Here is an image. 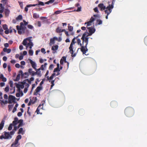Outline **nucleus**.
I'll use <instances>...</instances> for the list:
<instances>
[{
    "label": "nucleus",
    "mask_w": 147,
    "mask_h": 147,
    "mask_svg": "<svg viewBox=\"0 0 147 147\" xmlns=\"http://www.w3.org/2000/svg\"><path fill=\"white\" fill-rule=\"evenodd\" d=\"M5 121L3 120H2L0 123V130H1L4 125Z\"/></svg>",
    "instance_id": "393cba45"
},
{
    "label": "nucleus",
    "mask_w": 147,
    "mask_h": 147,
    "mask_svg": "<svg viewBox=\"0 0 147 147\" xmlns=\"http://www.w3.org/2000/svg\"><path fill=\"white\" fill-rule=\"evenodd\" d=\"M20 74H18L16 78L13 80L14 81H18L19 80L20 78Z\"/></svg>",
    "instance_id": "a878e982"
},
{
    "label": "nucleus",
    "mask_w": 147,
    "mask_h": 147,
    "mask_svg": "<svg viewBox=\"0 0 147 147\" xmlns=\"http://www.w3.org/2000/svg\"><path fill=\"white\" fill-rule=\"evenodd\" d=\"M3 28L4 30L8 29L7 26L6 24H4L3 25Z\"/></svg>",
    "instance_id": "ea45409f"
},
{
    "label": "nucleus",
    "mask_w": 147,
    "mask_h": 147,
    "mask_svg": "<svg viewBox=\"0 0 147 147\" xmlns=\"http://www.w3.org/2000/svg\"><path fill=\"white\" fill-rule=\"evenodd\" d=\"M26 80H24L22 82H19V84L15 83V84L16 87L18 89L19 91H20V88L23 89L24 88V85L25 84Z\"/></svg>",
    "instance_id": "39448f33"
},
{
    "label": "nucleus",
    "mask_w": 147,
    "mask_h": 147,
    "mask_svg": "<svg viewBox=\"0 0 147 147\" xmlns=\"http://www.w3.org/2000/svg\"><path fill=\"white\" fill-rule=\"evenodd\" d=\"M53 68V64H51L50 65L49 67V69L50 70L52 69Z\"/></svg>",
    "instance_id": "bf43d9fd"
},
{
    "label": "nucleus",
    "mask_w": 147,
    "mask_h": 147,
    "mask_svg": "<svg viewBox=\"0 0 147 147\" xmlns=\"http://www.w3.org/2000/svg\"><path fill=\"white\" fill-rule=\"evenodd\" d=\"M28 53L30 55H32L33 53V51L31 49H30L28 51Z\"/></svg>",
    "instance_id": "f704fd0d"
},
{
    "label": "nucleus",
    "mask_w": 147,
    "mask_h": 147,
    "mask_svg": "<svg viewBox=\"0 0 147 147\" xmlns=\"http://www.w3.org/2000/svg\"><path fill=\"white\" fill-rule=\"evenodd\" d=\"M13 126V124L11 123L9 125V127H8V130L9 131L11 130L12 129V126Z\"/></svg>",
    "instance_id": "c9c22d12"
},
{
    "label": "nucleus",
    "mask_w": 147,
    "mask_h": 147,
    "mask_svg": "<svg viewBox=\"0 0 147 147\" xmlns=\"http://www.w3.org/2000/svg\"><path fill=\"white\" fill-rule=\"evenodd\" d=\"M78 37V36H77L76 37H74L72 39L69 47V52L71 54V56L72 57H75L76 55V53H75L74 54V53L75 51V48L74 46L76 42H75V40Z\"/></svg>",
    "instance_id": "f03ea898"
},
{
    "label": "nucleus",
    "mask_w": 147,
    "mask_h": 147,
    "mask_svg": "<svg viewBox=\"0 0 147 147\" xmlns=\"http://www.w3.org/2000/svg\"><path fill=\"white\" fill-rule=\"evenodd\" d=\"M15 132V131H14V130H13L11 131H10L9 134H10V136L11 135H13L14 134Z\"/></svg>",
    "instance_id": "603ef678"
},
{
    "label": "nucleus",
    "mask_w": 147,
    "mask_h": 147,
    "mask_svg": "<svg viewBox=\"0 0 147 147\" xmlns=\"http://www.w3.org/2000/svg\"><path fill=\"white\" fill-rule=\"evenodd\" d=\"M81 7H78L77 9V10H76V11L78 12V11H81Z\"/></svg>",
    "instance_id": "4d7b16f0"
},
{
    "label": "nucleus",
    "mask_w": 147,
    "mask_h": 147,
    "mask_svg": "<svg viewBox=\"0 0 147 147\" xmlns=\"http://www.w3.org/2000/svg\"><path fill=\"white\" fill-rule=\"evenodd\" d=\"M25 133V131L23 130L22 128H20L18 133V134H22L23 135Z\"/></svg>",
    "instance_id": "412c9836"
},
{
    "label": "nucleus",
    "mask_w": 147,
    "mask_h": 147,
    "mask_svg": "<svg viewBox=\"0 0 147 147\" xmlns=\"http://www.w3.org/2000/svg\"><path fill=\"white\" fill-rule=\"evenodd\" d=\"M53 78V77L52 76V75L50 77H49V76H47V80H52Z\"/></svg>",
    "instance_id": "49530a36"
},
{
    "label": "nucleus",
    "mask_w": 147,
    "mask_h": 147,
    "mask_svg": "<svg viewBox=\"0 0 147 147\" xmlns=\"http://www.w3.org/2000/svg\"><path fill=\"white\" fill-rule=\"evenodd\" d=\"M20 64L22 65H25V62L24 61H22L21 62Z\"/></svg>",
    "instance_id": "338daca9"
},
{
    "label": "nucleus",
    "mask_w": 147,
    "mask_h": 147,
    "mask_svg": "<svg viewBox=\"0 0 147 147\" xmlns=\"http://www.w3.org/2000/svg\"><path fill=\"white\" fill-rule=\"evenodd\" d=\"M68 29L69 31H72L73 29V27L71 26H68Z\"/></svg>",
    "instance_id": "c03bdc74"
},
{
    "label": "nucleus",
    "mask_w": 147,
    "mask_h": 147,
    "mask_svg": "<svg viewBox=\"0 0 147 147\" xmlns=\"http://www.w3.org/2000/svg\"><path fill=\"white\" fill-rule=\"evenodd\" d=\"M114 4L113 2L112 3L111 5H109V6H107L106 9L105 11V12L106 13L109 15V14L111 12L112 10L111 9H112L113 7Z\"/></svg>",
    "instance_id": "423d86ee"
},
{
    "label": "nucleus",
    "mask_w": 147,
    "mask_h": 147,
    "mask_svg": "<svg viewBox=\"0 0 147 147\" xmlns=\"http://www.w3.org/2000/svg\"><path fill=\"white\" fill-rule=\"evenodd\" d=\"M27 26L30 29H32L33 28V26L31 25H28Z\"/></svg>",
    "instance_id": "8fccbe9b"
},
{
    "label": "nucleus",
    "mask_w": 147,
    "mask_h": 147,
    "mask_svg": "<svg viewBox=\"0 0 147 147\" xmlns=\"http://www.w3.org/2000/svg\"><path fill=\"white\" fill-rule=\"evenodd\" d=\"M22 137V136L21 135H19L17 136L15 140L19 141L21 139Z\"/></svg>",
    "instance_id": "473e14b6"
},
{
    "label": "nucleus",
    "mask_w": 147,
    "mask_h": 147,
    "mask_svg": "<svg viewBox=\"0 0 147 147\" xmlns=\"http://www.w3.org/2000/svg\"><path fill=\"white\" fill-rule=\"evenodd\" d=\"M37 25L38 27H40L41 26V23L40 22L38 21L37 22Z\"/></svg>",
    "instance_id": "864d4df0"
},
{
    "label": "nucleus",
    "mask_w": 147,
    "mask_h": 147,
    "mask_svg": "<svg viewBox=\"0 0 147 147\" xmlns=\"http://www.w3.org/2000/svg\"><path fill=\"white\" fill-rule=\"evenodd\" d=\"M7 68L8 69V71L9 72L11 71V69L10 66L9 65H8L7 66Z\"/></svg>",
    "instance_id": "69168bd1"
},
{
    "label": "nucleus",
    "mask_w": 147,
    "mask_h": 147,
    "mask_svg": "<svg viewBox=\"0 0 147 147\" xmlns=\"http://www.w3.org/2000/svg\"><path fill=\"white\" fill-rule=\"evenodd\" d=\"M26 39H24L22 42V44L24 46H26L27 44V42Z\"/></svg>",
    "instance_id": "4c0bfd02"
},
{
    "label": "nucleus",
    "mask_w": 147,
    "mask_h": 147,
    "mask_svg": "<svg viewBox=\"0 0 147 147\" xmlns=\"http://www.w3.org/2000/svg\"><path fill=\"white\" fill-rule=\"evenodd\" d=\"M134 110L131 107H127L125 110V114L127 117H131L134 115Z\"/></svg>",
    "instance_id": "20e7f679"
},
{
    "label": "nucleus",
    "mask_w": 147,
    "mask_h": 147,
    "mask_svg": "<svg viewBox=\"0 0 147 147\" xmlns=\"http://www.w3.org/2000/svg\"><path fill=\"white\" fill-rule=\"evenodd\" d=\"M18 30V32L19 34H22L26 33L27 34L29 33V30L26 29V27L24 26V23L21 22L20 23V26L17 25L16 26Z\"/></svg>",
    "instance_id": "f257e3e1"
},
{
    "label": "nucleus",
    "mask_w": 147,
    "mask_h": 147,
    "mask_svg": "<svg viewBox=\"0 0 147 147\" xmlns=\"http://www.w3.org/2000/svg\"><path fill=\"white\" fill-rule=\"evenodd\" d=\"M15 67L16 68H19L20 67V65L18 63H16L15 65Z\"/></svg>",
    "instance_id": "774afa93"
},
{
    "label": "nucleus",
    "mask_w": 147,
    "mask_h": 147,
    "mask_svg": "<svg viewBox=\"0 0 147 147\" xmlns=\"http://www.w3.org/2000/svg\"><path fill=\"white\" fill-rule=\"evenodd\" d=\"M77 42L78 45H80V46H82L83 45V42L82 44L81 43V40L79 38L77 39Z\"/></svg>",
    "instance_id": "c756f323"
},
{
    "label": "nucleus",
    "mask_w": 147,
    "mask_h": 147,
    "mask_svg": "<svg viewBox=\"0 0 147 147\" xmlns=\"http://www.w3.org/2000/svg\"><path fill=\"white\" fill-rule=\"evenodd\" d=\"M98 7L100 9L101 11H102L106 9V7L104 5L103 3H100L98 5Z\"/></svg>",
    "instance_id": "dca6fc26"
},
{
    "label": "nucleus",
    "mask_w": 147,
    "mask_h": 147,
    "mask_svg": "<svg viewBox=\"0 0 147 147\" xmlns=\"http://www.w3.org/2000/svg\"><path fill=\"white\" fill-rule=\"evenodd\" d=\"M97 23L98 24V25H100L102 24V21L101 20H97Z\"/></svg>",
    "instance_id": "79ce46f5"
},
{
    "label": "nucleus",
    "mask_w": 147,
    "mask_h": 147,
    "mask_svg": "<svg viewBox=\"0 0 147 147\" xmlns=\"http://www.w3.org/2000/svg\"><path fill=\"white\" fill-rule=\"evenodd\" d=\"M110 105L112 107H115L117 106L118 103L115 101H113L111 102Z\"/></svg>",
    "instance_id": "f8f14e48"
},
{
    "label": "nucleus",
    "mask_w": 147,
    "mask_h": 147,
    "mask_svg": "<svg viewBox=\"0 0 147 147\" xmlns=\"http://www.w3.org/2000/svg\"><path fill=\"white\" fill-rule=\"evenodd\" d=\"M54 1V0H50L48 1H47V2H46L45 3V4H49V3H53Z\"/></svg>",
    "instance_id": "72a5a7b5"
},
{
    "label": "nucleus",
    "mask_w": 147,
    "mask_h": 147,
    "mask_svg": "<svg viewBox=\"0 0 147 147\" xmlns=\"http://www.w3.org/2000/svg\"><path fill=\"white\" fill-rule=\"evenodd\" d=\"M60 71V69H59V68H55L54 69V71H53V72H56V71H58V72H59Z\"/></svg>",
    "instance_id": "a18cd8bd"
},
{
    "label": "nucleus",
    "mask_w": 147,
    "mask_h": 147,
    "mask_svg": "<svg viewBox=\"0 0 147 147\" xmlns=\"http://www.w3.org/2000/svg\"><path fill=\"white\" fill-rule=\"evenodd\" d=\"M16 98L14 96L12 95H9V96L8 103L11 104L12 102H14Z\"/></svg>",
    "instance_id": "6e6552de"
},
{
    "label": "nucleus",
    "mask_w": 147,
    "mask_h": 147,
    "mask_svg": "<svg viewBox=\"0 0 147 147\" xmlns=\"http://www.w3.org/2000/svg\"><path fill=\"white\" fill-rule=\"evenodd\" d=\"M94 18L92 17L90 19V21L88 22H85L84 24H87L86 27H87L88 26H91L92 23L94 21Z\"/></svg>",
    "instance_id": "1a4fd4ad"
},
{
    "label": "nucleus",
    "mask_w": 147,
    "mask_h": 147,
    "mask_svg": "<svg viewBox=\"0 0 147 147\" xmlns=\"http://www.w3.org/2000/svg\"><path fill=\"white\" fill-rule=\"evenodd\" d=\"M17 115L18 117H21L22 115V113L19 112L18 113Z\"/></svg>",
    "instance_id": "e2e57ef3"
},
{
    "label": "nucleus",
    "mask_w": 147,
    "mask_h": 147,
    "mask_svg": "<svg viewBox=\"0 0 147 147\" xmlns=\"http://www.w3.org/2000/svg\"><path fill=\"white\" fill-rule=\"evenodd\" d=\"M87 28L88 29L89 32V33L93 32V34L95 32V29L93 27H87Z\"/></svg>",
    "instance_id": "2eb2a0df"
},
{
    "label": "nucleus",
    "mask_w": 147,
    "mask_h": 147,
    "mask_svg": "<svg viewBox=\"0 0 147 147\" xmlns=\"http://www.w3.org/2000/svg\"><path fill=\"white\" fill-rule=\"evenodd\" d=\"M29 61L30 63L31 64L32 67L35 70H36V63L31 59H29Z\"/></svg>",
    "instance_id": "9b49d317"
},
{
    "label": "nucleus",
    "mask_w": 147,
    "mask_h": 147,
    "mask_svg": "<svg viewBox=\"0 0 147 147\" xmlns=\"http://www.w3.org/2000/svg\"><path fill=\"white\" fill-rule=\"evenodd\" d=\"M22 16L21 15H19L16 18V20H22Z\"/></svg>",
    "instance_id": "2f4dec72"
},
{
    "label": "nucleus",
    "mask_w": 147,
    "mask_h": 147,
    "mask_svg": "<svg viewBox=\"0 0 147 147\" xmlns=\"http://www.w3.org/2000/svg\"><path fill=\"white\" fill-rule=\"evenodd\" d=\"M43 105V104H42V105H41L40 104L38 106V108H37V109L36 110V112L37 114H39L40 113H39V110H40L39 108L41 106Z\"/></svg>",
    "instance_id": "c85d7f7f"
},
{
    "label": "nucleus",
    "mask_w": 147,
    "mask_h": 147,
    "mask_svg": "<svg viewBox=\"0 0 147 147\" xmlns=\"http://www.w3.org/2000/svg\"><path fill=\"white\" fill-rule=\"evenodd\" d=\"M5 16H8L9 14L10 11L8 9H5Z\"/></svg>",
    "instance_id": "5701e85b"
},
{
    "label": "nucleus",
    "mask_w": 147,
    "mask_h": 147,
    "mask_svg": "<svg viewBox=\"0 0 147 147\" xmlns=\"http://www.w3.org/2000/svg\"><path fill=\"white\" fill-rule=\"evenodd\" d=\"M55 40H58V38L56 37H54L53 38H51L50 40V45L54 44L55 43Z\"/></svg>",
    "instance_id": "ddd939ff"
},
{
    "label": "nucleus",
    "mask_w": 147,
    "mask_h": 147,
    "mask_svg": "<svg viewBox=\"0 0 147 147\" xmlns=\"http://www.w3.org/2000/svg\"><path fill=\"white\" fill-rule=\"evenodd\" d=\"M18 118L16 117L14 119V120L13 121L12 124L13 126H16L18 123Z\"/></svg>",
    "instance_id": "4be33fe9"
},
{
    "label": "nucleus",
    "mask_w": 147,
    "mask_h": 147,
    "mask_svg": "<svg viewBox=\"0 0 147 147\" xmlns=\"http://www.w3.org/2000/svg\"><path fill=\"white\" fill-rule=\"evenodd\" d=\"M144 42L146 45L147 46V36L144 38Z\"/></svg>",
    "instance_id": "09e8293b"
},
{
    "label": "nucleus",
    "mask_w": 147,
    "mask_h": 147,
    "mask_svg": "<svg viewBox=\"0 0 147 147\" xmlns=\"http://www.w3.org/2000/svg\"><path fill=\"white\" fill-rule=\"evenodd\" d=\"M9 84L11 88H13L14 87L13 82L12 81H10L9 82Z\"/></svg>",
    "instance_id": "e433bc0d"
},
{
    "label": "nucleus",
    "mask_w": 147,
    "mask_h": 147,
    "mask_svg": "<svg viewBox=\"0 0 147 147\" xmlns=\"http://www.w3.org/2000/svg\"><path fill=\"white\" fill-rule=\"evenodd\" d=\"M36 70H37L38 72V76L40 77H41L42 76L41 74V71H40V70L38 71V69H37Z\"/></svg>",
    "instance_id": "de8ad7c7"
},
{
    "label": "nucleus",
    "mask_w": 147,
    "mask_h": 147,
    "mask_svg": "<svg viewBox=\"0 0 147 147\" xmlns=\"http://www.w3.org/2000/svg\"><path fill=\"white\" fill-rule=\"evenodd\" d=\"M24 85L25 86V88H28L30 86L29 84L28 83H26V82H25V84Z\"/></svg>",
    "instance_id": "13d9d810"
},
{
    "label": "nucleus",
    "mask_w": 147,
    "mask_h": 147,
    "mask_svg": "<svg viewBox=\"0 0 147 147\" xmlns=\"http://www.w3.org/2000/svg\"><path fill=\"white\" fill-rule=\"evenodd\" d=\"M33 44L32 42H29L27 44V47L29 46L30 49H32V47L33 46Z\"/></svg>",
    "instance_id": "bb28decb"
},
{
    "label": "nucleus",
    "mask_w": 147,
    "mask_h": 147,
    "mask_svg": "<svg viewBox=\"0 0 147 147\" xmlns=\"http://www.w3.org/2000/svg\"><path fill=\"white\" fill-rule=\"evenodd\" d=\"M45 5L44 2L42 1H39L38 2V5H41L42 6H43Z\"/></svg>",
    "instance_id": "37998d69"
},
{
    "label": "nucleus",
    "mask_w": 147,
    "mask_h": 147,
    "mask_svg": "<svg viewBox=\"0 0 147 147\" xmlns=\"http://www.w3.org/2000/svg\"><path fill=\"white\" fill-rule=\"evenodd\" d=\"M30 101L32 103V104H34L36 102L37 100V97H33L32 99L30 98Z\"/></svg>",
    "instance_id": "aec40b11"
},
{
    "label": "nucleus",
    "mask_w": 147,
    "mask_h": 147,
    "mask_svg": "<svg viewBox=\"0 0 147 147\" xmlns=\"http://www.w3.org/2000/svg\"><path fill=\"white\" fill-rule=\"evenodd\" d=\"M9 86H7L5 88V90L6 92H8L9 91Z\"/></svg>",
    "instance_id": "3c124183"
},
{
    "label": "nucleus",
    "mask_w": 147,
    "mask_h": 147,
    "mask_svg": "<svg viewBox=\"0 0 147 147\" xmlns=\"http://www.w3.org/2000/svg\"><path fill=\"white\" fill-rule=\"evenodd\" d=\"M58 48V46L57 45H56L55 46H53L52 47L51 49L52 50L54 51H53L52 53L53 54L55 53L56 52V50H57Z\"/></svg>",
    "instance_id": "4468645a"
},
{
    "label": "nucleus",
    "mask_w": 147,
    "mask_h": 147,
    "mask_svg": "<svg viewBox=\"0 0 147 147\" xmlns=\"http://www.w3.org/2000/svg\"><path fill=\"white\" fill-rule=\"evenodd\" d=\"M13 105H8V108H9V111L11 110V109H12V108L13 107Z\"/></svg>",
    "instance_id": "58836bf2"
},
{
    "label": "nucleus",
    "mask_w": 147,
    "mask_h": 147,
    "mask_svg": "<svg viewBox=\"0 0 147 147\" xmlns=\"http://www.w3.org/2000/svg\"><path fill=\"white\" fill-rule=\"evenodd\" d=\"M45 51V49L44 48H42L41 49V52L42 53H44V54H45L46 53Z\"/></svg>",
    "instance_id": "6e6d98bb"
},
{
    "label": "nucleus",
    "mask_w": 147,
    "mask_h": 147,
    "mask_svg": "<svg viewBox=\"0 0 147 147\" xmlns=\"http://www.w3.org/2000/svg\"><path fill=\"white\" fill-rule=\"evenodd\" d=\"M4 135L6 139L11 138L12 137L8 132H5L4 133Z\"/></svg>",
    "instance_id": "a211bd4d"
},
{
    "label": "nucleus",
    "mask_w": 147,
    "mask_h": 147,
    "mask_svg": "<svg viewBox=\"0 0 147 147\" xmlns=\"http://www.w3.org/2000/svg\"><path fill=\"white\" fill-rule=\"evenodd\" d=\"M42 89V87L41 86H38L35 89L34 94V95H37L38 94V93Z\"/></svg>",
    "instance_id": "9d476101"
},
{
    "label": "nucleus",
    "mask_w": 147,
    "mask_h": 147,
    "mask_svg": "<svg viewBox=\"0 0 147 147\" xmlns=\"http://www.w3.org/2000/svg\"><path fill=\"white\" fill-rule=\"evenodd\" d=\"M23 74V77L24 78H27L28 76V72H25Z\"/></svg>",
    "instance_id": "a19ab883"
},
{
    "label": "nucleus",
    "mask_w": 147,
    "mask_h": 147,
    "mask_svg": "<svg viewBox=\"0 0 147 147\" xmlns=\"http://www.w3.org/2000/svg\"><path fill=\"white\" fill-rule=\"evenodd\" d=\"M83 36L81 39L83 41V45L81 46L80 50L83 54H85L88 51V49L87 48V45L88 44V40L87 38L84 40Z\"/></svg>",
    "instance_id": "7ed1b4c3"
},
{
    "label": "nucleus",
    "mask_w": 147,
    "mask_h": 147,
    "mask_svg": "<svg viewBox=\"0 0 147 147\" xmlns=\"http://www.w3.org/2000/svg\"><path fill=\"white\" fill-rule=\"evenodd\" d=\"M61 11L60 10H58L56 11L55 12V13L56 14H59L61 13Z\"/></svg>",
    "instance_id": "0e129e2a"
},
{
    "label": "nucleus",
    "mask_w": 147,
    "mask_h": 147,
    "mask_svg": "<svg viewBox=\"0 0 147 147\" xmlns=\"http://www.w3.org/2000/svg\"><path fill=\"white\" fill-rule=\"evenodd\" d=\"M5 30V33L6 34H8L9 32V30L8 29L7 30Z\"/></svg>",
    "instance_id": "052dcab7"
},
{
    "label": "nucleus",
    "mask_w": 147,
    "mask_h": 147,
    "mask_svg": "<svg viewBox=\"0 0 147 147\" xmlns=\"http://www.w3.org/2000/svg\"><path fill=\"white\" fill-rule=\"evenodd\" d=\"M47 65V63H44V65H42L38 69V71L40 70H43L44 69V68L45 67H46V66Z\"/></svg>",
    "instance_id": "6ab92c4d"
},
{
    "label": "nucleus",
    "mask_w": 147,
    "mask_h": 147,
    "mask_svg": "<svg viewBox=\"0 0 147 147\" xmlns=\"http://www.w3.org/2000/svg\"><path fill=\"white\" fill-rule=\"evenodd\" d=\"M3 51L4 52H7L8 53H9L11 52V50L10 49H7V48L5 47L3 48Z\"/></svg>",
    "instance_id": "b1692460"
},
{
    "label": "nucleus",
    "mask_w": 147,
    "mask_h": 147,
    "mask_svg": "<svg viewBox=\"0 0 147 147\" xmlns=\"http://www.w3.org/2000/svg\"><path fill=\"white\" fill-rule=\"evenodd\" d=\"M56 32L57 33H60L62 32V29H60L59 27H57L56 30Z\"/></svg>",
    "instance_id": "7c9ffc66"
},
{
    "label": "nucleus",
    "mask_w": 147,
    "mask_h": 147,
    "mask_svg": "<svg viewBox=\"0 0 147 147\" xmlns=\"http://www.w3.org/2000/svg\"><path fill=\"white\" fill-rule=\"evenodd\" d=\"M32 69L31 68H29L28 69V72L30 74H31L32 72Z\"/></svg>",
    "instance_id": "680f3d73"
},
{
    "label": "nucleus",
    "mask_w": 147,
    "mask_h": 147,
    "mask_svg": "<svg viewBox=\"0 0 147 147\" xmlns=\"http://www.w3.org/2000/svg\"><path fill=\"white\" fill-rule=\"evenodd\" d=\"M94 11L95 12H97L98 13L99 12V11H98V8L97 7H95L94 8Z\"/></svg>",
    "instance_id": "5fc2aeb1"
},
{
    "label": "nucleus",
    "mask_w": 147,
    "mask_h": 147,
    "mask_svg": "<svg viewBox=\"0 0 147 147\" xmlns=\"http://www.w3.org/2000/svg\"><path fill=\"white\" fill-rule=\"evenodd\" d=\"M20 144L18 143V141L17 140H15L14 142L12 143L11 145V146H15V147H17L19 145H20Z\"/></svg>",
    "instance_id": "f3484780"
},
{
    "label": "nucleus",
    "mask_w": 147,
    "mask_h": 147,
    "mask_svg": "<svg viewBox=\"0 0 147 147\" xmlns=\"http://www.w3.org/2000/svg\"><path fill=\"white\" fill-rule=\"evenodd\" d=\"M92 34H93V32L88 33L87 32H85L83 34L82 37V38L83 36L85 40L86 38H87L88 40V38H89L88 36H91Z\"/></svg>",
    "instance_id": "0eeeda50"
},
{
    "label": "nucleus",
    "mask_w": 147,
    "mask_h": 147,
    "mask_svg": "<svg viewBox=\"0 0 147 147\" xmlns=\"http://www.w3.org/2000/svg\"><path fill=\"white\" fill-rule=\"evenodd\" d=\"M33 17L35 19H37L39 18V15L37 13H34L33 14Z\"/></svg>",
    "instance_id": "cd10ccee"
}]
</instances>
